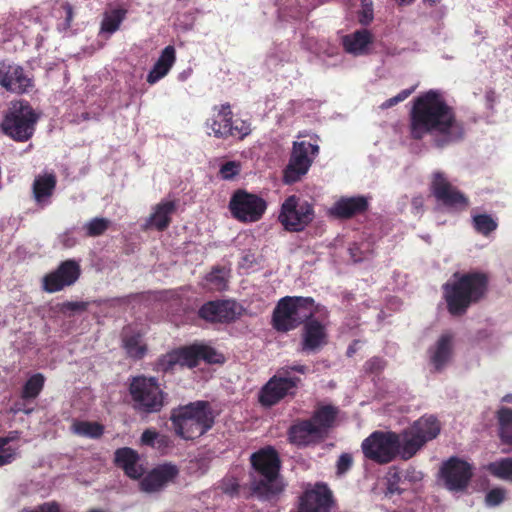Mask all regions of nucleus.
Returning a JSON list of instances; mask_svg holds the SVG:
<instances>
[{
    "label": "nucleus",
    "instance_id": "37998d69",
    "mask_svg": "<svg viewBox=\"0 0 512 512\" xmlns=\"http://www.w3.org/2000/svg\"><path fill=\"white\" fill-rule=\"evenodd\" d=\"M198 352L200 360L208 363H222L224 361V356L208 345L198 344Z\"/></svg>",
    "mask_w": 512,
    "mask_h": 512
},
{
    "label": "nucleus",
    "instance_id": "39448f33",
    "mask_svg": "<svg viewBox=\"0 0 512 512\" xmlns=\"http://www.w3.org/2000/svg\"><path fill=\"white\" fill-rule=\"evenodd\" d=\"M251 463L259 476V479L254 478L251 482L253 494L261 500H271L281 493L283 483L279 478L280 460L275 449L266 447L253 453Z\"/></svg>",
    "mask_w": 512,
    "mask_h": 512
},
{
    "label": "nucleus",
    "instance_id": "c9c22d12",
    "mask_svg": "<svg viewBox=\"0 0 512 512\" xmlns=\"http://www.w3.org/2000/svg\"><path fill=\"white\" fill-rule=\"evenodd\" d=\"M472 225L474 229L484 235L488 236L491 232L497 229V221L489 214H475L472 216Z\"/></svg>",
    "mask_w": 512,
    "mask_h": 512
},
{
    "label": "nucleus",
    "instance_id": "de8ad7c7",
    "mask_svg": "<svg viewBox=\"0 0 512 512\" xmlns=\"http://www.w3.org/2000/svg\"><path fill=\"white\" fill-rule=\"evenodd\" d=\"M412 92H413V88L404 89L401 92H399L396 96H394L392 98H389L386 101H384L380 105V108L388 109V108H390V107H392V106H394V105L404 101L405 99H407Z\"/></svg>",
    "mask_w": 512,
    "mask_h": 512
},
{
    "label": "nucleus",
    "instance_id": "a211bd4d",
    "mask_svg": "<svg viewBox=\"0 0 512 512\" xmlns=\"http://www.w3.org/2000/svg\"><path fill=\"white\" fill-rule=\"evenodd\" d=\"M242 310V306L232 300L211 301L200 308L199 315L210 322L228 323L235 321Z\"/></svg>",
    "mask_w": 512,
    "mask_h": 512
},
{
    "label": "nucleus",
    "instance_id": "c85d7f7f",
    "mask_svg": "<svg viewBox=\"0 0 512 512\" xmlns=\"http://www.w3.org/2000/svg\"><path fill=\"white\" fill-rule=\"evenodd\" d=\"M176 60V53L173 46H166L161 55L159 56L156 63L153 65L152 69L147 75V82L151 85L157 83L162 78H164L172 66L174 65Z\"/></svg>",
    "mask_w": 512,
    "mask_h": 512
},
{
    "label": "nucleus",
    "instance_id": "f03ea898",
    "mask_svg": "<svg viewBox=\"0 0 512 512\" xmlns=\"http://www.w3.org/2000/svg\"><path fill=\"white\" fill-rule=\"evenodd\" d=\"M440 432L438 420L423 416L400 434L375 431L361 444L364 456L376 463L386 464L397 456L403 460L412 458L426 442L433 440Z\"/></svg>",
    "mask_w": 512,
    "mask_h": 512
},
{
    "label": "nucleus",
    "instance_id": "bf43d9fd",
    "mask_svg": "<svg viewBox=\"0 0 512 512\" xmlns=\"http://www.w3.org/2000/svg\"><path fill=\"white\" fill-rule=\"evenodd\" d=\"M284 368L289 370V375L291 374V372H298L301 374H305L308 370V368L305 365H301V364L285 366Z\"/></svg>",
    "mask_w": 512,
    "mask_h": 512
},
{
    "label": "nucleus",
    "instance_id": "e433bc0d",
    "mask_svg": "<svg viewBox=\"0 0 512 512\" xmlns=\"http://www.w3.org/2000/svg\"><path fill=\"white\" fill-rule=\"evenodd\" d=\"M124 17L125 11L120 9H115L106 13L101 23V32L113 34L118 30Z\"/></svg>",
    "mask_w": 512,
    "mask_h": 512
},
{
    "label": "nucleus",
    "instance_id": "a19ab883",
    "mask_svg": "<svg viewBox=\"0 0 512 512\" xmlns=\"http://www.w3.org/2000/svg\"><path fill=\"white\" fill-rule=\"evenodd\" d=\"M404 484L402 472L396 467H391L387 474V488L390 493H401L405 490V487H401Z\"/></svg>",
    "mask_w": 512,
    "mask_h": 512
},
{
    "label": "nucleus",
    "instance_id": "864d4df0",
    "mask_svg": "<svg viewBox=\"0 0 512 512\" xmlns=\"http://www.w3.org/2000/svg\"><path fill=\"white\" fill-rule=\"evenodd\" d=\"M385 367V361L382 358L374 357L365 363L366 371L377 373L383 370Z\"/></svg>",
    "mask_w": 512,
    "mask_h": 512
},
{
    "label": "nucleus",
    "instance_id": "4468645a",
    "mask_svg": "<svg viewBox=\"0 0 512 512\" xmlns=\"http://www.w3.org/2000/svg\"><path fill=\"white\" fill-rule=\"evenodd\" d=\"M0 86L15 94L28 93L33 87L31 75L18 64L0 61Z\"/></svg>",
    "mask_w": 512,
    "mask_h": 512
},
{
    "label": "nucleus",
    "instance_id": "0eeeda50",
    "mask_svg": "<svg viewBox=\"0 0 512 512\" xmlns=\"http://www.w3.org/2000/svg\"><path fill=\"white\" fill-rule=\"evenodd\" d=\"M38 115L28 102H12L2 122L3 132L18 142L29 140L35 131Z\"/></svg>",
    "mask_w": 512,
    "mask_h": 512
},
{
    "label": "nucleus",
    "instance_id": "49530a36",
    "mask_svg": "<svg viewBox=\"0 0 512 512\" xmlns=\"http://www.w3.org/2000/svg\"><path fill=\"white\" fill-rule=\"evenodd\" d=\"M240 172V164L236 161H228L224 163L219 171L222 179L230 180Z\"/></svg>",
    "mask_w": 512,
    "mask_h": 512
},
{
    "label": "nucleus",
    "instance_id": "7ed1b4c3",
    "mask_svg": "<svg viewBox=\"0 0 512 512\" xmlns=\"http://www.w3.org/2000/svg\"><path fill=\"white\" fill-rule=\"evenodd\" d=\"M172 428L184 440H195L214 425V413L206 401H196L179 406L171 412Z\"/></svg>",
    "mask_w": 512,
    "mask_h": 512
},
{
    "label": "nucleus",
    "instance_id": "bb28decb",
    "mask_svg": "<svg viewBox=\"0 0 512 512\" xmlns=\"http://www.w3.org/2000/svg\"><path fill=\"white\" fill-rule=\"evenodd\" d=\"M57 179L54 173L45 172L35 177L33 182V196L37 205L45 207L51 203Z\"/></svg>",
    "mask_w": 512,
    "mask_h": 512
},
{
    "label": "nucleus",
    "instance_id": "e2e57ef3",
    "mask_svg": "<svg viewBox=\"0 0 512 512\" xmlns=\"http://www.w3.org/2000/svg\"><path fill=\"white\" fill-rule=\"evenodd\" d=\"M398 4L400 5H409L411 4L414 0H395Z\"/></svg>",
    "mask_w": 512,
    "mask_h": 512
},
{
    "label": "nucleus",
    "instance_id": "20e7f679",
    "mask_svg": "<svg viewBox=\"0 0 512 512\" xmlns=\"http://www.w3.org/2000/svg\"><path fill=\"white\" fill-rule=\"evenodd\" d=\"M487 279L481 273L455 274L444 286V298L452 315H462L486 290Z\"/></svg>",
    "mask_w": 512,
    "mask_h": 512
},
{
    "label": "nucleus",
    "instance_id": "aec40b11",
    "mask_svg": "<svg viewBox=\"0 0 512 512\" xmlns=\"http://www.w3.org/2000/svg\"><path fill=\"white\" fill-rule=\"evenodd\" d=\"M374 36L368 29H357L341 38V44L346 53L354 56H367L372 51Z\"/></svg>",
    "mask_w": 512,
    "mask_h": 512
},
{
    "label": "nucleus",
    "instance_id": "9b49d317",
    "mask_svg": "<svg viewBox=\"0 0 512 512\" xmlns=\"http://www.w3.org/2000/svg\"><path fill=\"white\" fill-rule=\"evenodd\" d=\"M208 135L216 138H227L229 136L243 138L250 133V127L245 122L238 125L232 120V111L229 104L215 106L211 117L206 121Z\"/></svg>",
    "mask_w": 512,
    "mask_h": 512
},
{
    "label": "nucleus",
    "instance_id": "cd10ccee",
    "mask_svg": "<svg viewBox=\"0 0 512 512\" xmlns=\"http://www.w3.org/2000/svg\"><path fill=\"white\" fill-rule=\"evenodd\" d=\"M115 462L130 478L137 479L144 474L138 453L129 447L116 450Z\"/></svg>",
    "mask_w": 512,
    "mask_h": 512
},
{
    "label": "nucleus",
    "instance_id": "0e129e2a",
    "mask_svg": "<svg viewBox=\"0 0 512 512\" xmlns=\"http://www.w3.org/2000/svg\"><path fill=\"white\" fill-rule=\"evenodd\" d=\"M421 204H422L421 199H419V198H414V200H413V205H414V207H415V208L420 207V206H421Z\"/></svg>",
    "mask_w": 512,
    "mask_h": 512
},
{
    "label": "nucleus",
    "instance_id": "6e6d98bb",
    "mask_svg": "<svg viewBox=\"0 0 512 512\" xmlns=\"http://www.w3.org/2000/svg\"><path fill=\"white\" fill-rule=\"evenodd\" d=\"M60 8L62 9L65 15L64 28H68L73 18L72 6L69 3L65 2L61 5Z\"/></svg>",
    "mask_w": 512,
    "mask_h": 512
},
{
    "label": "nucleus",
    "instance_id": "5701e85b",
    "mask_svg": "<svg viewBox=\"0 0 512 512\" xmlns=\"http://www.w3.org/2000/svg\"><path fill=\"white\" fill-rule=\"evenodd\" d=\"M178 474V469L172 464L159 465L145 475L140 481V488L147 493L157 492Z\"/></svg>",
    "mask_w": 512,
    "mask_h": 512
},
{
    "label": "nucleus",
    "instance_id": "423d86ee",
    "mask_svg": "<svg viewBox=\"0 0 512 512\" xmlns=\"http://www.w3.org/2000/svg\"><path fill=\"white\" fill-rule=\"evenodd\" d=\"M317 311L319 308L310 297L286 296L279 300L274 309L273 326L282 332L292 330L313 317Z\"/></svg>",
    "mask_w": 512,
    "mask_h": 512
},
{
    "label": "nucleus",
    "instance_id": "052dcab7",
    "mask_svg": "<svg viewBox=\"0 0 512 512\" xmlns=\"http://www.w3.org/2000/svg\"><path fill=\"white\" fill-rule=\"evenodd\" d=\"M359 344V341H355L352 345H350L347 349V355L352 356L357 351V345Z\"/></svg>",
    "mask_w": 512,
    "mask_h": 512
},
{
    "label": "nucleus",
    "instance_id": "1a4fd4ad",
    "mask_svg": "<svg viewBox=\"0 0 512 512\" xmlns=\"http://www.w3.org/2000/svg\"><path fill=\"white\" fill-rule=\"evenodd\" d=\"M313 219V206L296 195H291L284 200L278 216L279 222L289 232L303 231Z\"/></svg>",
    "mask_w": 512,
    "mask_h": 512
},
{
    "label": "nucleus",
    "instance_id": "412c9836",
    "mask_svg": "<svg viewBox=\"0 0 512 512\" xmlns=\"http://www.w3.org/2000/svg\"><path fill=\"white\" fill-rule=\"evenodd\" d=\"M200 361L198 344L172 351L163 356L158 363V369L164 372L173 370L175 366L195 367Z\"/></svg>",
    "mask_w": 512,
    "mask_h": 512
},
{
    "label": "nucleus",
    "instance_id": "393cba45",
    "mask_svg": "<svg viewBox=\"0 0 512 512\" xmlns=\"http://www.w3.org/2000/svg\"><path fill=\"white\" fill-rule=\"evenodd\" d=\"M327 343L326 326L319 321L309 318L304 325L302 349L314 352Z\"/></svg>",
    "mask_w": 512,
    "mask_h": 512
},
{
    "label": "nucleus",
    "instance_id": "ea45409f",
    "mask_svg": "<svg viewBox=\"0 0 512 512\" xmlns=\"http://www.w3.org/2000/svg\"><path fill=\"white\" fill-rule=\"evenodd\" d=\"M109 221L104 218H93L89 222L85 223L83 229L87 236L95 237L103 234L108 228Z\"/></svg>",
    "mask_w": 512,
    "mask_h": 512
},
{
    "label": "nucleus",
    "instance_id": "09e8293b",
    "mask_svg": "<svg viewBox=\"0 0 512 512\" xmlns=\"http://www.w3.org/2000/svg\"><path fill=\"white\" fill-rule=\"evenodd\" d=\"M352 463H353V458H352L351 454H349V453L341 454L339 456L337 464H336L337 474L338 475L345 474L352 467Z\"/></svg>",
    "mask_w": 512,
    "mask_h": 512
},
{
    "label": "nucleus",
    "instance_id": "a878e982",
    "mask_svg": "<svg viewBox=\"0 0 512 512\" xmlns=\"http://www.w3.org/2000/svg\"><path fill=\"white\" fill-rule=\"evenodd\" d=\"M288 437L292 444L308 446L319 441L323 436L311 419L303 420L292 425L288 431Z\"/></svg>",
    "mask_w": 512,
    "mask_h": 512
},
{
    "label": "nucleus",
    "instance_id": "7c9ffc66",
    "mask_svg": "<svg viewBox=\"0 0 512 512\" xmlns=\"http://www.w3.org/2000/svg\"><path fill=\"white\" fill-rule=\"evenodd\" d=\"M71 431L81 437L96 439L103 434L104 427L97 422L74 420Z\"/></svg>",
    "mask_w": 512,
    "mask_h": 512
},
{
    "label": "nucleus",
    "instance_id": "72a5a7b5",
    "mask_svg": "<svg viewBox=\"0 0 512 512\" xmlns=\"http://www.w3.org/2000/svg\"><path fill=\"white\" fill-rule=\"evenodd\" d=\"M123 347L126 353L132 358H142L146 352V347L142 342L140 334H129L124 331L123 334Z\"/></svg>",
    "mask_w": 512,
    "mask_h": 512
},
{
    "label": "nucleus",
    "instance_id": "473e14b6",
    "mask_svg": "<svg viewBox=\"0 0 512 512\" xmlns=\"http://www.w3.org/2000/svg\"><path fill=\"white\" fill-rule=\"evenodd\" d=\"M499 435L504 443L512 444V408L502 406L497 412Z\"/></svg>",
    "mask_w": 512,
    "mask_h": 512
},
{
    "label": "nucleus",
    "instance_id": "f704fd0d",
    "mask_svg": "<svg viewBox=\"0 0 512 512\" xmlns=\"http://www.w3.org/2000/svg\"><path fill=\"white\" fill-rule=\"evenodd\" d=\"M494 477L512 482V457L501 458L485 466Z\"/></svg>",
    "mask_w": 512,
    "mask_h": 512
},
{
    "label": "nucleus",
    "instance_id": "f8f14e48",
    "mask_svg": "<svg viewBox=\"0 0 512 512\" xmlns=\"http://www.w3.org/2000/svg\"><path fill=\"white\" fill-rule=\"evenodd\" d=\"M300 378L289 376V370L280 368L277 373L261 388L259 402L271 407L288 395H294Z\"/></svg>",
    "mask_w": 512,
    "mask_h": 512
},
{
    "label": "nucleus",
    "instance_id": "4d7b16f0",
    "mask_svg": "<svg viewBox=\"0 0 512 512\" xmlns=\"http://www.w3.org/2000/svg\"><path fill=\"white\" fill-rule=\"evenodd\" d=\"M170 439L168 436L159 433L158 438L156 439V442L154 443L152 448H156L159 450H163L170 446Z\"/></svg>",
    "mask_w": 512,
    "mask_h": 512
},
{
    "label": "nucleus",
    "instance_id": "f3484780",
    "mask_svg": "<svg viewBox=\"0 0 512 512\" xmlns=\"http://www.w3.org/2000/svg\"><path fill=\"white\" fill-rule=\"evenodd\" d=\"M80 275V266L74 260L62 262L57 270L43 278V288L49 293L62 290L77 281Z\"/></svg>",
    "mask_w": 512,
    "mask_h": 512
},
{
    "label": "nucleus",
    "instance_id": "4c0bfd02",
    "mask_svg": "<svg viewBox=\"0 0 512 512\" xmlns=\"http://www.w3.org/2000/svg\"><path fill=\"white\" fill-rule=\"evenodd\" d=\"M204 286L209 290L222 291L227 286V273L224 269L215 268L205 277Z\"/></svg>",
    "mask_w": 512,
    "mask_h": 512
},
{
    "label": "nucleus",
    "instance_id": "dca6fc26",
    "mask_svg": "<svg viewBox=\"0 0 512 512\" xmlns=\"http://www.w3.org/2000/svg\"><path fill=\"white\" fill-rule=\"evenodd\" d=\"M441 475L447 489L462 491L467 487L472 477V467L464 460L451 457L443 464Z\"/></svg>",
    "mask_w": 512,
    "mask_h": 512
},
{
    "label": "nucleus",
    "instance_id": "13d9d810",
    "mask_svg": "<svg viewBox=\"0 0 512 512\" xmlns=\"http://www.w3.org/2000/svg\"><path fill=\"white\" fill-rule=\"evenodd\" d=\"M349 253L354 262H360L365 259V257L361 256L360 248L356 244L349 248Z\"/></svg>",
    "mask_w": 512,
    "mask_h": 512
},
{
    "label": "nucleus",
    "instance_id": "f257e3e1",
    "mask_svg": "<svg viewBox=\"0 0 512 512\" xmlns=\"http://www.w3.org/2000/svg\"><path fill=\"white\" fill-rule=\"evenodd\" d=\"M410 132L414 139L433 136L437 147L458 142L464 138L463 123L455 116L443 95L430 90L414 100L410 117Z\"/></svg>",
    "mask_w": 512,
    "mask_h": 512
},
{
    "label": "nucleus",
    "instance_id": "603ef678",
    "mask_svg": "<svg viewBox=\"0 0 512 512\" xmlns=\"http://www.w3.org/2000/svg\"><path fill=\"white\" fill-rule=\"evenodd\" d=\"M75 233L76 229L73 228L66 231L63 235H61L60 241L63 244V246L71 248L78 243V237L75 235Z\"/></svg>",
    "mask_w": 512,
    "mask_h": 512
},
{
    "label": "nucleus",
    "instance_id": "c03bdc74",
    "mask_svg": "<svg viewBox=\"0 0 512 512\" xmlns=\"http://www.w3.org/2000/svg\"><path fill=\"white\" fill-rule=\"evenodd\" d=\"M374 19L373 1L361 0V8L358 12V21L363 26H368Z\"/></svg>",
    "mask_w": 512,
    "mask_h": 512
},
{
    "label": "nucleus",
    "instance_id": "ddd939ff",
    "mask_svg": "<svg viewBox=\"0 0 512 512\" xmlns=\"http://www.w3.org/2000/svg\"><path fill=\"white\" fill-rule=\"evenodd\" d=\"M319 153V146L306 141H295L289 163L284 171V181L292 184L305 175L313 159Z\"/></svg>",
    "mask_w": 512,
    "mask_h": 512
},
{
    "label": "nucleus",
    "instance_id": "5fc2aeb1",
    "mask_svg": "<svg viewBox=\"0 0 512 512\" xmlns=\"http://www.w3.org/2000/svg\"><path fill=\"white\" fill-rule=\"evenodd\" d=\"M159 433L152 429H146L141 436V443L146 446L153 447Z\"/></svg>",
    "mask_w": 512,
    "mask_h": 512
},
{
    "label": "nucleus",
    "instance_id": "2f4dec72",
    "mask_svg": "<svg viewBox=\"0 0 512 512\" xmlns=\"http://www.w3.org/2000/svg\"><path fill=\"white\" fill-rule=\"evenodd\" d=\"M336 415L337 410L333 406H322L314 412L311 420L323 435L334 422Z\"/></svg>",
    "mask_w": 512,
    "mask_h": 512
},
{
    "label": "nucleus",
    "instance_id": "c756f323",
    "mask_svg": "<svg viewBox=\"0 0 512 512\" xmlns=\"http://www.w3.org/2000/svg\"><path fill=\"white\" fill-rule=\"evenodd\" d=\"M175 211L173 201H162L154 207L147 223L158 230H164L170 223V216Z\"/></svg>",
    "mask_w": 512,
    "mask_h": 512
},
{
    "label": "nucleus",
    "instance_id": "8fccbe9b",
    "mask_svg": "<svg viewBox=\"0 0 512 512\" xmlns=\"http://www.w3.org/2000/svg\"><path fill=\"white\" fill-rule=\"evenodd\" d=\"M402 472V477L404 483L416 484L422 481L423 473L421 471L416 470L415 468H408Z\"/></svg>",
    "mask_w": 512,
    "mask_h": 512
},
{
    "label": "nucleus",
    "instance_id": "58836bf2",
    "mask_svg": "<svg viewBox=\"0 0 512 512\" xmlns=\"http://www.w3.org/2000/svg\"><path fill=\"white\" fill-rule=\"evenodd\" d=\"M45 378L42 374L32 375L24 385L22 397L25 399L36 398L44 386Z\"/></svg>",
    "mask_w": 512,
    "mask_h": 512
},
{
    "label": "nucleus",
    "instance_id": "a18cd8bd",
    "mask_svg": "<svg viewBox=\"0 0 512 512\" xmlns=\"http://www.w3.org/2000/svg\"><path fill=\"white\" fill-rule=\"evenodd\" d=\"M506 498V490L503 488H493L485 496V503L488 507L500 505Z\"/></svg>",
    "mask_w": 512,
    "mask_h": 512
},
{
    "label": "nucleus",
    "instance_id": "2eb2a0df",
    "mask_svg": "<svg viewBox=\"0 0 512 512\" xmlns=\"http://www.w3.org/2000/svg\"><path fill=\"white\" fill-rule=\"evenodd\" d=\"M431 189L436 199L451 210H464L468 206V199L441 172L433 174Z\"/></svg>",
    "mask_w": 512,
    "mask_h": 512
},
{
    "label": "nucleus",
    "instance_id": "69168bd1",
    "mask_svg": "<svg viewBox=\"0 0 512 512\" xmlns=\"http://www.w3.org/2000/svg\"><path fill=\"white\" fill-rule=\"evenodd\" d=\"M17 434H18L17 432H13V433H11L9 436H7L6 438H9V442H10V441H13V440H15V439H17V438H18V435H17Z\"/></svg>",
    "mask_w": 512,
    "mask_h": 512
},
{
    "label": "nucleus",
    "instance_id": "6e6552de",
    "mask_svg": "<svg viewBox=\"0 0 512 512\" xmlns=\"http://www.w3.org/2000/svg\"><path fill=\"white\" fill-rule=\"evenodd\" d=\"M129 391L133 407L140 412L156 413L164 406L166 395L154 377H134Z\"/></svg>",
    "mask_w": 512,
    "mask_h": 512
},
{
    "label": "nucleus",
    "instance_id": "3c124183",
    "mask_svg": "<svg viewBox=\"0 0 512 512\" xmlns=\"http://www.w3.org/2000/svg\"><path fill=\"white\" fill-rule=\"evenodd\" d=\"M20 512H60V508L55 502H47L35 508H24Z\"/></svg>",
    "mask_w": 512,
    "mask_h": 512
},
{
    "label": "nucleus",
    "instance_id": "b1692460",
    "mask_svg": "<svg viewBox=\"0 0 512 512\" xmlns=\"http://www.w3.org/2000/svg\"><path fill=\"white\" fill-rule=\"evenodd\" d=\"M367 208L368 200L364 196L342 197L328 209V215L339 219H348L364 212Z\"/></svg>",
    "mask_w": 512,
    "mask_h": 512
},
{
    "label": "nucleus",
    "instance_id": "4be33fe9",
    "mask_svg": "<svg viewBox=\"0 0 512 512\" xmlns=\"http://www.w3.org/2000/svg\"><path fill=\"white\" fill-rule=\"evenodd\" d=\"M454 336L450 332H444L429 348V362L436 371L445 368L452 359Z\"/></svg>",
    "mask_w": 512,
    "mask_h": 512
},
{
    "label": "nucleus",
    "instance_id": "6ab92c4d",
    "mask_svg": "<svg viewBox=\"0 0 512 512\" xmlns=\"http://www.w3.org/2000/svg\"><path fill=\"white\" fill-rule=\"evenodd\" d=\"M331 491L325 484H317L301 497L296 512H329L332 503Z\"/></svg>",
    "mask_w": 512,
    "mask_h": 512
},
{
    "label": "nucleus",
    "instance_id": "680f3d73",
    "mask_svg": "<svg viewBox=\"0 0 512 512\" xmlns=\"http://www.w3.org/2000/svg\"><path fill=\"white\" fill-rule=\"evenodd\" d=\"M66 306L71 310H75V309L80 308L81 304L80 303H68Z\"/></svg>",
    "mask_w": 512,
    "mask_h": 512
},
{
    "label": "nucleus",
    "instance_id": "79ce46f5",
    "mask_svg": "<svg viewBox=\"0 0 512 512\" xmlns=\"http://www.w3.org/2000/svg\"><path fill=\"white\" fill-rule=\"evenodd\" d=\"M9 438H0V467L12 463L18 456L17 448L8 446Z\"/></svg>",
    "mask_w": 512,
    "mask_h": 512
},
{
    "label": "nucleus",
    "instance_id": "9d476101",
    "mask_svg": "<svg viewBox=\"0 0 512 512\" xmlns=\"http://www.w3.org/2000/svg\"><path fill=\"white\" fill-rule=\"evenodd\" d=\"M266 209L267 202L262 197L243 189L236 190L229 201L232 216L243 223L259 221Z\"/></svg>",
    "mask_w": 512,
    "mask_h": 512
}]
</instances>
